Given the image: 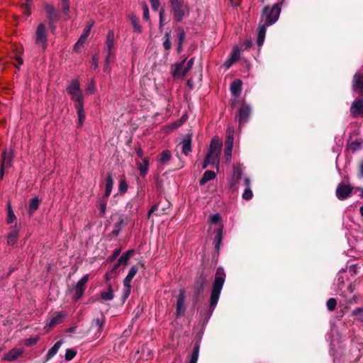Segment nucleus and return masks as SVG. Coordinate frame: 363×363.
Returning a JSON list of instances; mask_svg holds the SVG:
<instances>
[{"label":"nucleus","mask_w":363,"mask_h":363,"mask_svg":"<svg viewBox=\"0 0 363 363\" xmlns=\"http://www.w3.org/2000/svg\"><path fill=\"white\" fill-rule=\"evenodd\" d=\"M225 279V274L223 268L218 267L216 273L215 280L212 286L211 294L210 311L211 316L219 300L220 294Z\"/></svg>","instance_id":"nucleus-1"},{"label":"nucleus","mask_w":363,"mask_h":363,"mask_svg":"<svg viewBox=\"0 0 363 363\" xmlns=\"http://www.w3.org/2000/svg\"><path fill=\"white\" fill-rule=\"evenodd\" d=\"M173 17L177 22H182L190 13V6L184 0H169Z\"/></svg>","instance_id":"nucleus-2"},{"label":"nucleus","mask_w":363,"mask_h":363,"mask_svg":"<svg viewBox=\"0 0 363 363\" xmlns=\"http://www.w3.org/2000/svg\"><path fill=\"white\" fill-rule=\"evenodd\" d=\"M48 28L45 24L39 23L34 34V45L41 52H44L48 46Z\"/></svg>","instance_id":"nucleus-3"},{"label":"nucleus","mask_w":363,"mask_h":363,"mask_svg":"<svg viewBox=\"0 0 363 363\" xmlns=\"http://www.w3.org/2000/svg\"><path fill=\"white\" fill-rule=\"evenodd\" d=\"M280 13L281 6L279 4H275L272 6H266L263 9L260 22L272 26L278 21Z\"/></svg>","instance_id":"nucleus-4"},{"label":"nucleus","mask_w":363,"mask_h":363,"mask_svg":"<svg viewBox=\"0 0 363 363\" xmlns=\"http://www.w3.org/2000/svg\"><path fill=\"white\" fill-rule=\"evenodd\" d=\"M194 59L191 58L187 62L186 60L177 63L172 68V73L174 78H183L191 69L194 65Z\"/></svg>","instance_id":"nucleus-5"},{"label":"nucleus","mask_w":363,"mask_h":363,"mask_svg":"<svg viewBox=\"0 0 363 363\" xmlns=\"http://www.w3.org/2000/svg\"><path fill=\"white\" fill-rule=\"evenodd\" d=\"M252 111L251 106L242 99L240 107L236 114V118L238 121L240 129L249 122Z\"/></svg>","instance_id":"nucleus-6"},{"label":"nucleus","mask_w":363,"mask_h":363,"mask_svg":"<svg viewBox=\"0 0 363 363\" xmlns=\"http://www.w3.org/2000/svg\"><path fill=\"white\" fill-rule=\"evenodd\" d=\"M72 99L75 103V108L78 115V125L82 126L85 120V113L83 105V96L82 92H70Z\"/></svg>","instance_id":"nucleus-7"},{"label":"nucleus","mask_w":363,"mask_h":363,"mask_svg":"<svg viewBox=\"0 0 363 363\" xmlns=\"http://www.w3.org/2000/svg\"><path fill=\"white\" fill-rule=\"evenodd\" d=\"M89 279V275L85 274L82 277V278L78 281L76 286L74 288V296L73 298L77 301L79 299L82 295L84 294V292L85 291V285Z\"/></svg>","instance_id":"nucleus-8"},{"label":"nucleus","mask_w":363,"mask_h":363,"mask_svg":"<svg viewBox=\"0 0 363 363\" xmlns=\"http://www.w3.org/2000/svg\"><path fill=\"white\" fill-rule=\"evenodd\" d=\"M138 271L136 266H133L128 272V274L123 280L124 296L128 297L130 293V282Z\"/></svg>","instance_id":"nucleus-9"},{"label":"nucleus","mask_w":363,"mask_h":363,"mask_svg":"<svg viewBox=\"0 0 363 363\" xmlns=\"http://www.w3.org/2000/svg\"><path fill=\"white\" fill-rule=\"evenodd\" d=\"M115 34L113 30H108L104 49L106 52L107 61L112 57V49L114 46Z\"/></svg>","instance_id":"nucleus-10"},{"label":"nucleus","mask_w":363,"mask_h":363,"mask_svg":"<svg viewBox=\"0 0 363 363\" xmlns=\"http://www.w3.org/2000/svg\"><path fill=\"white\" fill-rule=\"evenodd\" d=\"M351 115L354 117H363V99H355L350 107Z\"/></svg>","instance_id":"nucleus-11"},{"label":"nucleus","mask_w":363,"mask_h":363,"mask_svg":"<svg viewBox=\"0 0 363 363\" xmlns=\"http://www.w3.org/2000/svg\"><path fill=\"white\" fill-rule=\"evenodd\" d=\"M13 155L12 151H4L3 152L2 163L0 170V177L2 179L5 169L9 168L12 164Z\"/></svg>","instance_id":"nucleus-12"},{"label":"nucleus","mask_w":363,"mask_h":363,"mask_svg":"<svg viewBox=\"0 0 363 363\" xmlns=\"http://www.w3.org/2000/svg\"><path fill=\"white\" fill-rule=\"evenodd\" d=\"M352 189L349 185L340 184L336 189V196L339 200H345L351 195Z\"/></svg>","instance_id":"nucleus-13"},{"label":"nucleus","mask_w":363,"mask_h":363,"mask_svg":"<svg viewBox=\"0 0 363 363\" xmlns=\"http://www.w3.org/2000/svg\"><path fill=\"white\" fill-rule=\"evenodd\" d=\"M45 11L47 17L49 19L50 24L52 25L54 22L57 21L59 18L58 11L51 4H46L45 6Z\"/></svg>","instance_id":"nucleus-14"},{"label":"nucleus","mask_w":363,"mask_h":363,"mask_svg":"<svg viewBox=\"0 0 363 363\" xmlns=\"http://www.w3.org/2000/svg\"><path fill=\"white\" fill-rule=\"evenodd\" d=\"M184 302H185V293L184 290H181L179 291V294L177 296V315L179 316L182 314H184L185 311V306H184Z\"/></svg>","instance_id":"nucleus-15"},{"label":"nucleus","mask_w":363,"mask_h":363,"mask_svg":"<svg viewBox=\"0 0 363 363\" xmlns=\"http://www.w3.org/2000/svg\"><path fill=\"white\" fill-rule=\"evenodd\" d=\"M270 25H268L265 23L259 22V26H258V35H257V44L259 46H262L266 34V30L267 27H269Z\"/></svg>","instance_id":"nucleus-16"},{"label":"nucleus","mask_w":363,"mask_h":363,"mask_svg":"<svg viewBox=\"0 0 363 363\" xmlns=\"http://www.w3.org/2000/svg\"><path fill=\"white\" fill-rule=\"evenodd\" d=\"M220 154V152H219L208 150V152L206 157L208 159V161H210L211 162L212 165H214L215 167L218 168Z\"/></svg>","instance_id":"nucleus-17"},{"label":"nucleus","mask_w":363,"mask_h":363,"mask_svg":"<svg viewBox=\"0 0 363 363\" xmlns=\"http://www.w3.org/2000/svg\"><path fill=\"white\" fill-rule=\"evenodd\" d=\"M92 26H93V23H90L86 26L84 33L81 35L79 40L74 45V50H77L79 46H81L84 44V43L85 42V40H86V38L89 34V32H90V30Z\"/></svg>","instance_id":"nucleus-18"},{"label":"nucleus","mask_w":363,"mask_h":363,"mask_svg":"<svg viewBox=\"0 0 363 363\" xmlns=\"http://www.w3.org/2000/svg\"><path fill=\"white\" fill-rule=\"evenodd\" d=\"M18 229L17 228L16 225H14L12 227V229L9 232L8 237H7V243L9 245H13L18 238Z\"/></svg>","instance_id":"nucleus-19"},{"label":"nucleus","mask_w":363,"mask_h":363,"mask_svg":"<svg viewBox=\"0 0 363 363\" xmlns=\"http://www.w3.org/2000/svg\"><path fill=\"white\" fill-rule=\"evenodd\" d=\"M137 165L138 169L140 171V174L142 177H145L148 172L149 167V160L147 157L143 158V161L141 162H137Z\"/></svg>","instance_id":"nucleus-20"},{"label":"nucleus","mask_w":363,"mask_h":363,"mask_svg":"<svg viewBox=\"0 0 363 363\" xmlns=\"http://www.w3.org/2000/svg\"><path fill=\"white\" fill-rule=\"evenodd\" d=\"M223 225H220V227L218 228V230L216 232V235L214 238V244H215V248L217 250H219L220 247V245L223 240Z\"/></svg>","instance_id":"nucleus-21"},{"label":"nucleus","mask_w":363,"mask_h":363,"mask_svg":"<svg viewBox=\"0 0 363 363\" xmlns=\"http://www.w3.org/2000/svg\"><path fill=\"white\" fill-rule=\"evenodd\" d=\"M206 283V276L203 274H201L195 281V288L198 294L201 293L203 291Z\"/></svg>","instance_id":"nucleus-22"},{"label":"nucleus","mask_w":363,"mask_h":363,"mask_svg":"<svg viewBox=\"0 0 363 363\" xmlns=\"http://www.w3.org/2000/svg\"><path fill=\"white\" fill-rule=\"evenodd\" d=\"M22 352L21 349L14 348L5 354L4 359L10 362L13 361L22 354Z\"/></svg>","instance_id":"nucleus-23"},{"label":"nucleus","mask_w":363,"mask_h":363,"mask_svg":"<svg viewBox=\"0 0 363 363\" xmlns=\"http://www.w3.org/2000/svg\"><path fill=\"white\" fill-rule=\"evenodd\" d=\"M67 313L65 311L60 312L55 316L52 318L50 323L46 326L52 327L62 323Z\"/></svg>","instance_id":"nucleus-24"},{"label":"nucleus","mask_w":363,"mask_h":363,"mask_svg":"<svg viewBox=\"0 0 363 363\" xmlns=\"http://www.w3.org/2000/svg\"><path fill=\"white\" fill-rule=\"evenodd\" d=\"M216 177V173L211 170H207L204 172L202 178L200 179V184L204 185L206 182L215 179Z\"/></svg>","instance_id":"nucleus-25"},{"label":"nucleus","mask_w":363,"mask_h":363,"mask_svg":"<svg viewBox=\"0 0 363 363\" xmlns=\"http://www.w3.org/2000/svg\"><path fill=\"white\" fill-rule=\"evenodd\" d=\"M62 343L63 342L62 340L57 341L48 352L46 359H50L53 357L58 352Z\"/></svg>","instance_id":"nucleus-26"},{"label":"nucleus","mask_w":363,"mask_h":363,"mask_svg":"<svg viewBox=\"0 0 363 363\" xmlns=\"http://www.w3.org/2000/svg\"><path fill=\"white\" fill-rule=\"evenodd\" d=\"M133 250H128V252H126L125 253L121 255V257L119 258L117 264H116L113 267V269H117V267L120 265V264H126L128 259H130V257H131L132 254H133Z\"/></svg>","instance_id":"nucleus-27"},{"label":"nucleus","mask_w":363,"mask_h":363,"mask_svg":"<svg viewBox=\"0 0 363 363\" xmlns=\"http://www.w3.org/2000/svg\"><path fill=\"white\" fill-rule=\"evenodd\" d=\"M101 298L104 301H111V300L113 299L114 292H113V289H112L111 285H108L107 291L101 292Z\"/></svg>","instance_id":"nucleus-28"},{"label":"nucleus","mask_w":363,"mask_h":363,"mask_svg":"<svg viewBox=\"0 0 363 363\" xmlns=\"http://www.w3.org/2000/svg\"><path fill=\"white\" fill-rule=\"evenodd\" d=\"M353 86L356 89L363 91V75L356 73L353 78Z\"/></svg>","instance_id":"nucleus-29"},{"label":"nucleus","mask_w":363,"mask_h":363,"mask_svg":"<svg viewBox=\"0 0 363 363\" xmlns=\"http://www.w3.org/2000/svg\"><path fill=\"white\" fill-rule=\"evenodd\" d=\"M40 200L38 198H33L30 201L28 206V214L32 216L33 213L38 208Z\"/></svg>","instance_id":"nucleus-30"},{"label":"nucleus","mask_w":363,"mask_h":363,"mask_svg":"<svg viewBox=\"0 0 363 363\" xmlns=\"http://www.w3.org/2000/svg\"><path fill=\"white\" fill-rule=\"evenodd\" d=\"M113 185V179L111 175H108L106 178V189L104 193V197L108 198L112 191Z\"/></svg>","instance_id":"nucleus-31"},{"label":"nucleus","mask_w":363,"mask_h":363,"mask_svg":"<svg viewBox=\"0 0 363 363\" xmlns=\"http://www.w3.org/2000/svg\"><path fill=\"white\" fill-rule=\"evenodd\" d=\"M221 146H222L221 141L218 138H214L211 140L209 150L220 152Z\"/></svg>","instance_id":"nucleus-32"},{"label":"nucleus","mask_w":363,"mask_h":363,"mask_svg":"<svg viewBox=\"0 0 363 363\" xmlns=\"http://www.w3.org/2000/svg\"><path fill=\"white\" fill-rule=\"evenodd\" d=\"M191 141L190 138H187L183 140L182 143V152L187 155L190 152H191Z\"/></svg>","instance_id":"nucleus-33"},{"label":"nucleus","mask_w":363,"mask_h":363,"mask_svg":"<svg viewBox=\"0 0 363 363\" xmlns=\"http://www.w3.org/2000/svg\"><path fill=\"white\" fill-rule=\"evenodd\" d=\"M200 345L196 343L194 347L189 363H197L199 354Z\"/></svg>","instance_id":"nucleus-34"},{"label":"nucleus","mask_w":363,"mask_h":363,"mask_svg":"<svg viewBox=\"0 0 363 363\" xmlns=\"http://www.w3.org/2000/svg\"><path fill=\"white\" fill-rule=\"evenodd\" d=\"M16 217L12 210V207L10 203H7V223H11L16 220Z\"/></svg>","instance_id":"nucleus-35"},{"label":"nucleus","mask_w":363,"mask_h":363,"mask_svg":"<svg viewBox=\"0 0 363 363\" xmlns=\"http://www.w3.org/2000/svg\"><path fill=\"white\" fill-rule=\"evenodd\" d=\"M130 21L133 28V31L136 33H140L142 28L139 23L138 18L135 15H132L130 16Z\"/></svg>","instance_id":"nucleus-36"},{"label":"nucleus","mask_w":363,"mask_h":363,"mask_svg":"<svg viewBox=\"0 0 363 363\" xmlns=\"http://www.w3.org/2000/svg\"><path fill=\"white\" fill-rule=\"evenodd\" d=\"M93 324L96 327L97 331L101 333L103 330L104 317L101 315L100 318L98 317L94 318L93 320Z\"/></svg>","instance_id":"nucleus-37"},{"label":"nucleus","mask_w":363,"mask_h":363,"mask_svg":"<svg viewBox=\"0 0 363 363\" xmlns=\"http://www.w3.org/2000/svg\"><path fill=\"white\" fill-rule=\"evenodd\" d=\"M242 82L239 79H235L230 84V91H240L242 89Z\"/></svg>","instance_id":"nucleus-38"},{"label":"nucleus","mask_w":363,"mask_h":363,"mask_svg":"<svg viewBox=\"0 0 363 363\" xmlns=\"http://www.w3.org/2000/svg\"><path fill=\"white\" fill-rule=\"evenodd\" d=\"M62 12L65 14L66 19H69V0H62Z\"/></svg>","instance_id":"nucleus-39"},{"label":"nucleus","mask_w":363,"mask_h":363,"mask_svg":"<svg viewBox=\"0 0 363 363\" xmlns=\"http://www.w3.org/2000/svg\"><path fill=\"white\" fill-rule=\"evenodd\" d=\"M233 143L230 141H225V155L227 159L230 158L232 150H233Z\"/></svg>","instance_id":"nucleus-40"},{"label":"nucleus","mask_w":363,"mask_h":363,"mask_svg":"<svg viewBox=\"0 0 363 363\" xmlns=\"http://www.w3.org/2000/svg\"><path fill=\"white\" fill-rule=\"evenodd\" d=\"M171 157H172L171 152L169 150H164L160 155V162L162 164H164L171 159Z\"/></svg>","instance_id":"nucleus-41"},{"label":"nucleus","mask_w":363,"mask_h":363,"mask_svg":"<svg viewBox=\"0 0 363 363\" xmlns=\"http://www.w3.org/2000/svg\"><path fill=\"white\" fill-rule=\"evenodd\" d=\"M343 286H344L343 277L341 276H338V277L337 278V280H336V283H335V291L337 293H339V292L342 291Z\"/></svg>","instance_id":"nucleus-42"},{"label":"nucleus","mask_w":363,"mask_h":363,"mask_svg":"<svg viewBox=\"0 0 363 363\" xmlns=\"http://www.w3.org/2000/svg\"><path fill=\"white\" fill-rule=\"evenodd\" d=\"M170 38H171L170 32H167L164 34V41L163 43V46H164L165 50H169L171 48L172 44H171Z\"/></svg>","instance_id":"nucleus-43"},{"label":"nucleus","mask_w":363,"mask_h":363,"mask_svg":"<svg viewBox=\"0 0 363 363\" xmlns=\"http://www.w3.org/2000/svg\"><path fill=\"white\" fill-rule=\"evenodd\" d=\"M66 91H80L79 82L77 79H73L67 87Z\"/></svg>","instance_id":"nucleus-44"},{"label":"nucleus","mask_w":363,"mask_h":363,"mask_svg":"<svg viewBox=\"0 0 363 363\" xmlns=\"http://www.w3.org/2000/svg\"><path fill=\"white\" fill-rule=\"evenodd\" d=\"M227 137L225 141H230L231 140L232 143H233L234 140V128L233 126H229L227 128L226 131Z\"/></svg>","instance_id":"nucleus-45"},{"label":"nucleus","mask_w":363,"mask_h":363,"mask_svg":"<svg viewBox=\"0 0 363 363\" xmlns=\"http://www.w3.org/2000/svg\"><path fill=\"white\" fill-rule=\"evenodd\" d=\"M242 174V169L240 166H235L233 168V176L236 178V179L238 181L240 179L241 176Z\"/></svg>","instance_id":"nucleus-46"},{"label":"nucleus","mask_w":363,"mask_h":363,"mask_svg":"<svg viewBox=\"0 0 363 363\" xmlns=\"http://www.w3.org/2000/svg\"><path fill=\"white\" fill-rule=\"evenodd\" d=\"M253 196L252 191L251 190V188H245L243 194H242V199L247 201L250 200Z\"/></svg>","instance_id":"nucleus-47"},{"label":"nucleus","mask_w":363,"mask_h":363,"mask_svg":"<svg viewBox=\"0 0 363 363\" xmlns=\"http://www.w3.org/2000/svg\"><path fill=\"white\" fill-rule=\"evenodd\" d=\"M361 146H362V143H361V142H359V141H352V142L350 144V149L352 152H356V151L359 150L361 148Z\"/></svg>","instance_id":"nucleus-48"},{"label":"nucleus","mask_w":363,"mask_h":363,"mask_svg":"<svg viewBox=\"0 0 363 363\" xmlns=\"http://www.w3.org/2000/svg\"><path fill=\"white\" fill-rule=\"evenodd\" d=\"M337 301L335 298H331L327 301V308L332 311L335 308Z\"/></svg>","instance_id":"nucleus-49"},{"label":"nucleus","mask_w":363,"mask_h":363,"mask_svg":"<svg viewBox=\"0 0 363 363\" xmlns=\"http://www.w3.org/2000/svg\"><path fill=\"white\" fill-rule=\"evenodd\" d=\"M76 355V352L74 351L72 349H67L66 350V353H65V359L67 361H70L71 359H72Z\"/></svg>","instance_id":"nucleus-50"},{"label":"nucleus","mask_w":363,"mask_h":363,"mask_svg":"<svg viewBox=\"0 0 363 363\" xmlns=\"http://www.w3.org/2000/svg\"><path fill=\"white\" fill-rule=\"evenodd\" d=\"M233 93V99L231 105L233 107H235L238 103V101L241 98V93L242 92H232Z\"/></svg>","instance_id":"nucleus-51"},{"label":"nucleus","mask_w":363,"mask_h":363,"mask_svg":"<svg viewBox=\"0 0 363 363\" xmlns=\"http://www.w3.org/2000/svg\"><path fill=\"white\" fill-rule=\"evenodd\" d=\"M240 49L238 47L235 46L233 49V52L230 55V57L233 59L235 61H237L240 57Z\"/></svg>","instance_id":"nucleus-52"},{"label":"nucleus","mask_w":363,"mask_h":363,"mask_svg":"<svg viewBox=\"0 0 363 363\" xmlns=\"http://www.w3.org/2000/svg\"><path fill=\"white\" fill-rule=\"evenodd\" d=\"M177 35L179 37V43L183 44V42L185 39V32L183 28H179L177 30Z\"/></svg>","instance_id":"nucleus-53"},{"label":"nucleus","mask_w":363,"mask_h":363,"mask_svg":"<svg viewBox=\"0 0 363 363\" xmlns=\"http://www.w3.org/2000/svg\"><path fill=\"white\" fill-rule=\"evenodd\" d=\"M220 216L218 213L213 214L210 216L209 223L211 224L217 223L220 220Z\"/></svg>","instance_id":"nucleus-54"},{"label":"nucleus","mask_w":363,"mask_h":363,"mask_svg":"<svg viewBox=\"0 0 363 363\" xmlns=\"http://www.w3.org/2000/svg\"><path fill=\"white\" fill-rule=\"evenodd\" d=\"M119 191L121 193L124 194L126 192L128 189V185L125 180H121L118 186Z\"/></svg>","instance_id":"nucleus-55"},{"label":"nucleus","mask_w":363,"mask_h":363,"mask_svg":"<svg viewBox=\"0 0 363 363\" xmlns=\"http://www.w3.org/2000/svg\"><path fill=\"white\" fill-rule=\"evenodd\" d=\"M143 18L145 20H149L150 16H149V9L146 3H143Z\"/></svg>","instance_id":"nucleus-56"},{"label":"nucleus","mask_w":363,"mask_h":363,"mask_svg":"<svg viewBox=\"0 0 363 363\" xmlns=\"http://www.w3.org/2000/svg\"><path fill=\"white\" fill-rule=\"evenodd\" d=\"M149 1L150 3L152 9L155 11H157L160 7V0H149Z\"/></svg>","instance_id":"nucleus-57"},{"label":"nucleus","mask_w":363,"mask_h":363,"mask_svg":"<svg viewBox=\"0 0 363 363\" xmlns=\"http://www.w3.org/2000/svg\"><path fill=\"white\" fill-rule=\"evenodd\" d=\"M160 28L161 29L164 25V9H161L160 11Z\"/></svg>","instance_id":"nucleus-58"},{"label":"nucleus","mask_w":363,"mask_h":363,"mask_svg":"<svg viewBox=\"0 0 363 363\" xmlns=\"http://www.w3.org/2000/svg\"><path fill=\"white\" fill-rule=\"evenodd\" d=\"M235 61L230 57L224 62L223 66L226 69H229Z\"/></svg>","instance_id":"nucleus-59"},{"label":"nucleus","mask_w":363,"mask_h":363,"mask_svg":"<svg viewBox=\"0 0 363 363\" xmlns=\"http://www.w3.org/2000/svg\"><path fill=\"white\" fill-rule=\"evenodd\" d=\"M352 314L355 316L363 315V308H357L352 311Z\"/></svg>","instance_id":"nucleus-60"},{"label":"nucleus","mask_w":363,"mask_h":363,"mask_svg":"<svg viewBox=\"0 0 363 363\" xmlns=\"http://www.w3.org/2000/svg\"><path fill=\"white\" fill-rule=\"evenodd\" d=\"M100 214L101 216H104L106 209V204L105 202H101L100 203Z\"/></svg>","instance_id":"nucleus-61"},{"label":"nucleus","mask_w":363,"mask_h":363,"mask_svg":"<svg viewBox=\"0 0 363 363\" xmlns=\"http://www.w3.org/2000/svg\"><path fill=\"white\" fill-rule=\"evenodd\" d=\"M38 340L36 338H29L27 339L26 341V346H31L33 345H35L37 342Z\"/></svg>","instance_id":"nucleus-62"},{"label":"nucleus","mask_w":363,"mask_h":363,"mask_svg":"<svg viewBox=\"0 0 363 363\" xmlns=\"http://www.w3.org/2000/svg\"><path fill=\"white\" fill-rule=\"evenodd\" d=\"M91 67H93L94 69H96L98 67V59L96 55H94L92 57Z\"/></svg>","instance_id":"nucleus-63"},{"label":"nucleus","mask_w":363,"mask_h":363,"mask_svg":"<svg viewBox=\"0 0 363 363\" xmlns=\"http://www.w3.org/2000/svg\"><path fill=\"white\" fill-rule=\"evenodd\" d=\"M359 177L363 178V160L359 163Z\"/></svg>","instance_id":"nucleus-64"}]
</instances>
